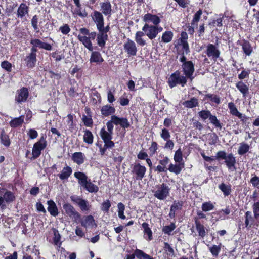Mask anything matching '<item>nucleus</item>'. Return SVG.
I'll use <instances>...</instances> for the list:
<instances>
[{"label": "nucleus", "mask_w": 259, "mask_h": 259, "mask_svg": "<svg viewBox=\"0 0 259 259\" xmlns=\"http://www.w3.org/2000/svg\"><path fill=\"white\" fill-rule=\"evenodd\" d=\"M74 176L77 180L80 187L89 193H96L98 192V186L93 183L85 173L81 171L75 172Z\"/></svg>", "instance_id": "obj_1"}, {"label": "nucleus", "mask_w": 259, "mask_h": 259, "mask_svg": "<svg viewBox=\"0 0 259 259\" xmlns=\"http://www.w3.org/2000/svg\"><path fill=\"white\" fill-rule=\"evenodd\" d=\"M215 159L218 160V161L224 160V163L226 165V167L228 168L229 171H234L236 170V158L232 153L227 154L225 151H219L216 153Z\"/></svg>", "instance_id": "obj_2"}, {"label": "nucleus", "mask_w": 259, "mask_h": 259, "mask_svg": "<svg viewBox=\"0 0 259 259\" xmlns=\"http://www.w3.org/2000/svg\"><path fill=\"white\" fill-rule=\"evenodd\" d=\"M187 82V78L184 75L181 74L179 70L172 73L169 76L167 83L170 88L172 89L177 85H181L184 87Z\"/></svg>", "instance_id": "obj_3"}, {"label": "nucleus", "mask_w": 259, "mask_h": 259, "mask_svg": "<svg viewBox=\"0 0 259 259\" xmlns=\"http://www.w3.org/2000/svg\"><path fill=\"white\" fill-rule=\"evenodd\" d=\"M254 217L252 216V212L250 211H247L244 214V223L243 224L241 221L238 222V227L241 228V226H243V228H246L250 230L253 228H257L259 226V223H255Z\"/></svg>", "instance_id": "obj_4"}, {"label": "nucleus", "mask_w": 259, "mask_h": 259, "mask_svg": "<svg viewBox=\"0 0 259 259\" xmlns=\"http://www.w3.org/2000/svg\"><path fill=\"white\" fill-rule=\"evenodd\" d=\"M113 124L116 125L115 119L114 115L111 116V120L107 121L106 126L107 131L105 130L104 127H102L100 132V135L101 138H104L109 140H112V134L113 133Z\"/></svg>", "instance_id": "obj_5"}, {"label": "nucleus", "mask_w": 259, "mask_h": 259, "mask_svg": "<svg viewBox=\"0 0 259 259\" xmlns=\"http://www.w3.org/2000/svg\"><path fill=\"white\" fill-rule=\"evenodd\" d=\"M170 190V189L168 185L162 183L158 186L157 189L154 192V196L159 200H164L169 195Z\"/></svg>", "instance_id": "obj_6"}, {"label": "nucleus", "mask_w": 259, "mask_h": 259, "mask_svg": "<svg viewBox=\"0 0 259 259\" xmlns=\"http://www.w3.org/2000/svg\"><path fill=\"white\" fill-rule=\"evenodd\" d=\"M63 208L65 211V214L69 218L73 219L74 221L77 222L81 220V214L70 203H65L63 204Z\"/></svg>", "instance_id": "obj_7"}, {"label": "nucleus", "mask_w": 259, "mask_h": 259, "mask_svg": "<svg viewBox=\"0 0 259 259\" xmlns=\"http://www.w3.org/2000/svg\"><path fill=\"white\" fill-rule=\"evenodd\" d=\"M16 199L14 193L6 190V192L4 193L3 196H0V208L2 210L5 209L6 208V204H10Z\"/></svg>", "instance_id": "obj_8"}, {"label": "nucleus", "mask_w": 259, "mask_h": 259, "mask_svg": "<svg viewBox=\"0 0 259 259\" xmlns=\"http://www.w3.org/2000/svg\"><path fill=\"white\" fill-rule=\"evenodd\" d=\"M29 96L28 89L26 87H22L16 91L15 101L18 104L24 103L27 101Z\"/></svg>", "instance_id": "obj_9"}, {"label": "nucleus", "mask_w": 259, "mask_h": 259, "mask_svg": "<svg viewBox=\"0 0 259 259\" xmlns=\"http://www.w3.org/2000/svg\"><path fill=\"white\" fill-rule=\"evenodd\" d=\"M70 199L74 203L78 205L81 211H88L90 210L91 205L87 200L77 195L71 196Z\"/></svg>", "instance_id": "obj_10"}, {"label": "nucleus", "mask_w": 259, "mask_h": 259, "mask_svg": "<svg viewBox=\"0 0 259 259\" xmlns=\"http://www.w3.org/2000/svg\"><path fill=\"white\" fill-rule=\"evenodd\" d=\"M147 169L140 163L135 164L132 169V173L136 180H142L145 177Z\"/></svg>", "instance_id": "obj_11"}, {"label": "nucleus", "mask_w": 259, "mask_h": 259, "mask_svg": "<svg viewBox=\"0 0 259 259\" xmlns=\"http://www.w3.org/2000/svg\"><path fill=\"white\" fill-rule=\"evenodd\" d=\"M182 68L185 76L186 77L187 79H190L191 80H192L194 78L193 75L195 70L194 65L192 61H188L187 62L183 63Z\"/></svg>", "instance_id": "obj_12"}, {"label": "nucleus", "mask_w": 259, "mask_h": 259, "mask_svg": "<svg viewBox=\"0 0 259 259\" xmlns=\"http://www.w3.org/2000/svg\"><path fill=\"white\" fill-rule=\"evenodd\" d=\"M93 20L97 25V28L100 32H104V18L101 12L94 11L91 14Z\"/></svg>", "instance_id": "obj_13"}, {"label": "nucleus", "mask_w": 259, "mask_h": 259, "mask_svg": "<svg viewBox=\"0 0 259 259\" xmlns=\"http://www.w3.org/2000/svg\"><path fill=\"white\" fill-rule=\"evenodd\" d=\"M123 49L128 57L136 56L138 51L136 44L130 39L124 44Z\"/></svg>", "instance_id": "obj_14"}, {"label": "nucleus", "mask_w": 259, "mask_h": 259, "mask_svg": "<svg viewBox=\"0 0 259 259\" xmlns=\"http://www.w3.org/2000/svg\"><path fill=\"white\" fill-rule=\"evenodd\" d=\"M194 222L199 239H204L207 234L208 230L206 229L203 224H201L198 219L194 218Z\"/></svg>", "instance_id": "obj_15"}, {"label": "nucleus", "mask_w": 259, "mask_h": 259, "mask_svg": "<svg viewBox=\"0 0 259 259\" xmlns=\"http://www.w3.org/2000/svg\"><path fill=\"white\" fill-rule=\"evenodd\" d=\"M46 147L47 146L45 145L44 143L41 144L37 142L34 143L32 150V156L30 158V160H33L38 158L41 154V151L44 150Z\"/></svg>", "instance_id": "obj_16"}, {"label": "nucleus", "mask_w": 259, "mask_h": 259, "mask_svg": "<svg viewBox=\"0 0 259 259\" xmlns=\"http://www.w3.org/2000/svg\"><path fill=\"white\" fill-rule=\"evenodd\" d=\"M90 34H92L93 33H79L78 35V38L85 48L90 51H92L93 48L90 37ZM94 34H96V33Z\"/></svg>", "instance_id": "obj_17"}, {"label": "nucleus", "mask_w": 259, "mask_h": 259, "mask_svg": "<svg viewBox=\"0 0 259 259\" xmlns=\"http://www.w3.org/2000/svg\"><path fill=\"white\" fill-rule=\"evenodd\" d=\"M162 158V159L159 161V165H157L154 168V171L158 173L162 172H166L168 170V168L166 167V166L169 162V158L167 156H163Z\"/></svg>", "instance_id": "obj_18"}, {"label": "nucleus", "mask_w": 259, "mask_h": 259, "mask_svg": "<svg viewBox=\"0 0 259 259\" xmlns=\"http://www.w3.org/2000/svg\"><path fill=\"white\" fill-rule=\"evenodd\" d=\"M187 33H181V37L179 39L178 44L182 47L180 52H185L186 55L190 52L189 45L187 42Z\"/></svg>", "instance_id": "obj_19"}, {"label": "nucleus", "mask_w": 259, "mask_h": 259, "mask_svg": "<svg viewBox=\"0 0 259 259\" xmlns=\"http://www.w3.org/2000/svg\"><path fill=\"white\" fill-rule=\"evenodd\" d=\"M101 139L103 140L104 143V146L102 147L101 145L99 146L98 145H97L99 147V151L100 154L102 156H103L105 154L107 149H111L115 146V143L111 140H109L104 138H101Z\"/></svg>", "instance_id": "obj_20"}, {"label": "nucleus", "mask_w": 259, "mask_h": 259, "mask_svg": "<svg viewBox=\"0 0 259 259\" xmlns=\"http://www.w3.org/2000/svg\"><path fill=\"white\" fill-rule=\"evenodd\" d=\"M28 12L29 7L25 3H21L17 10V17L22 20H25L26 16L28 15Z\"/></svg>", "instance_id": "obj_21"}, {"label": "nucleus", "mask_w": 259, "mask_h": 259, "mask_svg": "<svg viewBox=\"0 0 259 259\" xmlns=\"http://www.w3.org/2000/svg\"><path fill=\"white\" fill-rule=\"evenodd\" d=\"M203 101H207L212 106L218 105L221 103V98L219 95L213 94H207L205 95Z\"/></svg>", "instance_id": "obj_22"}, {"label": "nucleus", "mask_w": 259, "mask_h": 259, "mask_svg": "<svg viewBox=\"0 0 259 259\" xmlns=\"http://www.w3.org/2000/svg\"><path fill=\"white\" fill-rule=\"evenodd\" d=\"M183 205V202L182 201H174L173 204L170 207L169 217L171 219H174L176 217V212L182 209Z\"/></svg>", "instance_id": "obj_23"}, {"label": "nucleus", "mask_w": 259, "mask_h": 259, "mask_svg": "<svg viewBox=\"0 0 259 259\" xmlns=\"http://www.w3.org/2000/svg\"><path fill=\"white\" fill-rule=\"evenodd\" d=\"M25 66L27 69L34 68L37 62V58L35 55L28 54L24 59Z\"/></svg>", "instance_id": "obj_24"}, {"label": "nucleus", "mask_w": 259, "mask_h": 259, "mask_svg": "<svg viewBox=\"0 0 259 259\" xmlns=\"http://www.w3.org/2000/svg\"><path fill=\"white\" fill-rule=\"evenodd\" d=\"M222 18H219L216 19H213L209 23V27L212 32L221 31L222 27Z\"/></svg>", "instance_id": "obj_25"}, {"label": "nucleus", "mask_w": 259, "mask_h": 259, "mask_svg": "<svg viewBox=\"0 0 259 259\" xmlns=\"http://www.w3.org/2000/svg\"><path fill=\"white\" fill-rule=\"evenodd\" d=\"M206 54L209 57L216 59L219 58L220 52L213 44H209L207 47Z\"/></svg>", "instance_id": "obj_26"}, {"label": "nucleus", "mask_w": 259, "mask_h": 259, "mask_svg": "<svg viewBox=\"0 0 259 259\" xmlns=\"http://www.w3.org/2000/svg\"><path fill=\"white\" fill-rule=\"evenodd\" d=\"M116 122V125H120V126L125 130L131 126V124L127 118L119 117L118 116L114 115Z\"/></svg>", "instance_id": "obj_27"}, {"label": "nucleus", "mask_w": 259, "mask_h": 259, "mask_svg": "<svg viewBox=\"0 0 259 259\" xmlns=\"http://www.w3.org/2000/svg\"><path fill=\"white\" fill-rule=\"evenodd\" d=\"M85 157L84 154L81 152H76L72 154L71 159L77 165H80L84 162Z\"/></svg>", "instance_id": "obj_28"}, {"label": "nucleus", "mask_w": 259, "mask_h": 259, "mask_svg": "<svg viewBox=\"0 0 259 259\" xmlns=\"http://www.w3.org/2000/svg\"><path fill=\"white\" fill-rule=\"evenodd\" d=\"M72 173V169L69 166L66 165L63 168L61 173L58 175L59 179L62 180H67Z\"/></svg>", "instance_id": "obj_29"}, {"label": "nucleus", "mask_w": 259, "mask_h": 259, "mask_svg": "<svg viewBox=\"0 0 259 259\" xmlns=\"http://www.w3.org/2000/svg\"><path fill=\"white\" fill-rule=\"evenodd\" d=\"M115 111L116 110L114 107L109 104L103 106L101 109V114L105 117H107L109 115H114L113 114L115 113Z\"/></svg>", "instance_id": "obj_30"}, {"label": "nucleus", "mask_w": 259, "mask_h": 259, "mask_svg": "<svg viewBox=\"0 0 259 259\" xmlns=\"http://www.w3.org/2000/svg\"><path fill=\"white\" fill-rule=\"evenodd\" d=\"M47 204L48 205L47 208L48 211L51 215L57 217L59 214V211L55 202L52 200H50L47 201Z\"/></svg>", "instance_id": "obj_31"}, {"label": "nucleus", "mask_w": 259, "mask_h": 259, "mask_svg": "<svg viewBox=\"0 0 259 259\" xmlns=\"http://www.w3.org/2000/svg\"><path fill=\"white\" fill-rule=\"evenodd\" d=\"M101 11L105 15L110 16L111 15V5L109 2H102L100 4Z\"/></svg>", "instance_id": "obj_32"}, {"label": "nucleus", "mask_w": 259, "mask_h": 259, "mask_svg": "<svg viewBox=\"0 0 259 259\" xmlns=\"http://www.w3.org/2000/svg\"><path fill=\"white\" fill-rule=\"evenodd\" d=\"M0 141L1 144L6 147H9L11 143L9 136L4 129H2L1 132Z\"/></svg>", "instance_id": "obj_33"}, {"label": "nucleus", "mask_w": 259, "mask_h": 259, "mask_svg": "<svg viewBox=\"0 0 259 259\" xmlns=\"http://www.w3.org/2000/svg\"><path fill=\"white\" fill-rule=\"evenodd\" d=\"M236 87L242 94L243 97L246 98L249 92L248 87L242 81H239L236 83Z\"/></svg>", "instance_id": "obj_34"}, {"label": "nucleus", "mask_w": 259, "mask_h": 259, "mask_svg": "<svg viewBox=\"0 0 259 259\" xmlns=\"http://www.w3.org/2000/svg\"><path fill=\"white\" fill-rule=\"evenodd\" d=\"M143 20L146 22H152L155 25H157L160 22V19L157 16L150 13L145 14Z\"/></svg>", "instance_id": "obj_35"}, {"label": "nucleus", "mask_w": 259, "mask_h": 259, "mask_svg": "<svg viewBox=\"0 0 259 259\" xmlns=\"http://www.w3.org/2000/svg\"><path fill=\"white\" fill-rule=\"evenodd\" d=\"M183 105L187 108H193L199 106V101L195 97H192L190 100L183 102Z\"/></svg>", "instance_id": "obj_36"}, {"label": "nucleus", "mask_w": 259, "mask_h": 259, "mask_svg": "<svg viewBox=\"0 0 259 259\" xmlns=\"http://www.w3.org/2000/svg\"><path fill=\"white\" fill-rule=\"evenodd\" d=\"M202 14V11L200 9L194 14L191 22V28H190L189 30V31H191L192 29L193 31H194L195 28H197V23L200 19Z\"/></svg>", "instance_id": "obj_37"}, {"label": "nucleus", "mask_w": 259, "mask_h": 259, "mask_svg": "<svg viewBox=\"0 0 259 259\" xmlns=\"http://www.w3.org/2000/svg\"><path fill=\"white\" fill-rule=\"evenodd\" d=\"M91 63H101L104 61L101 54L98 51L92 52L90 59Z\"/></svg>", "instance_id": "obj_38"}, {"label": "nucleus", "mask_w": 259, "mask_h": 259, "mask_svg": "<svg viewBox=\"0 0 259 259\" xmlns=\"http://www.w3.org/2000/svg\"><path fill=\"white\" fill-rule=\"evenodd\" d=\"M184 166V163H179L173 164L170 163L169 165L168 170H169L170 172L175 173L176 175L179 174L182 168Z\"/></svg>", "instance_id": "obj_39"}, {"label": "nucleus", "mask_w": 259, "mask_h": 259, "mask_svg": "<svg viewBox=\"0 0 259 259\" xmlns=\"http://www.w3.org/2000/svg\"><path fill=\"white\" fill-rule=\"evenodd\" d=\"M24 116L21 115L18 117L12 119L9 122L10 126L12 128H16L21 126L24 122Z\"/></svg>", "instance_id": "obj_40"}, {"label": "nucleus", "mask_w": 259, "mask_h": 259, "mask_svg": "<svg viewBox=\"0 0 259 259\" xmlns=\"http://www.w3.org/2000/svg\"><path fill=\"white\" fill-rule=\"evenodd\" d=\"M219 189L223 192L224 196H228L232 192L231 185L230 184L226 185L224 183H222L218 186Z\"/></svg>", "instance_id": "obj_41"}, {"label": "nucleus", "mask_w": 259, "mask_h": 259, "mask_svg": "<svg viewBox=\"0 0 259 259\" xmlns=\"http://www.w3.org/2000/svg\"><path fill=\"white\" fill-rule=\"evenodd\" d=\"M80 222L82 227L87 228L88 226L92 225L95 222L94 217L92 215L85 216L83 220L78 221Z\"/></svg>", "instance_id": "obj_42"}, {"label": "nucleus", "mask_w": 259, "mask_h": 259, "mask_svg": "<svg viewBox=\"0 0 259 259\" xmlns=\"http://www.w3.org/2000/svg\"><path fill=\"white\" fill-rule=\"evenodd\" d=\"M243 53L246 56H250L253 51L250 42L246 40H243L242 45Z\"/></svg>", "instance_id": "obj_43"}, {"label": "nucleus", "mask_w": 259, "mask_h": 259, "mask_svg": "<svg viewBox=\"0 0 259 259\" xmlns=\"http://www.w3.org/2000/svg\"><path fill=\"white\" fill-rule=\"evenodd\" d=\"M83 141L88 144L91 145L93 143L94 136L92 133L88 129L84 131V135L83 137Z\"/></svg>", "instance_id": "obj_44"}, {"label": "nucleus", "mask_w": 259, "mask_h": 259, "mask_svg": "<svg viewBox=\"0 0 259 259\" xmlns=\"http://www.w3.org/2000/svg\"><path fill=\"white\" fill-rule=\"evenodd\" d=\"M228 107L230 114L237 117L238 116H241V113L238 110L236 105L233 102H229L228 104Z\"/></svg>", "instance_id": "obj_45"}, {"label": "nucleus", "mask_w": 259, "mask_h": 259, "mask_svg": "<svg viewBox=\"0 0 259 259\" xmlns=\"http://www.w3.org/2000/svg\"><path fill=\"white\" fill-rule=\"evenodd\" d=\"M91 100L93 105H95L98 103L100 104L102 100L100 94L97 91L95 90L92 93Z\"/></svg>", "instance_id": "obj_46"}, {"label": "nucleus", "mask_w": 259, "mask_h": 259, "mask_svg": "<svg viewBox=\"0 0 259 259\" xmlns=\"http://www.w3.org/2000/svg\"><path fill=\"white\" fill-rule=\"evenodd\" d=\"M136 256L138 259H155L152 256L146 254L143 251L136 249L135 250Z\"/></svg>", "instance_id": "obj_47"}, {"label": "nucleus", "mask_w": 259, "mask_h": 259, "mask_svg": "<svg viewBox=\"0 0 259 259\" xmlns=\"http://www.w3.org/2000/svg\"><path fill=\"white\" fill-rule=\"evenodd\" d=\"M250 149L249 145L244 142L240 143L238 149V153L240 155H243L247 153Z\"/></svg>", "instance_id": "obj_48"}, {"label": "nucleus", "mask_w": 259, "mask_h": 259, "mask_svg": "<svg viewBox=\"0 0 259 259\" xmlns=\"http://www.w3.org/2000/svg\"><path fill=\"white\" fill-rule=\"evenodd\" d=\"M214 208V205L210 201L203 202L201 205V209L204 212L213 210Z\"/></svg>", "instance_id": "obj_49"}, {"label": "nucleus", "mask_w": 259, "mask_h": 259, "mask_svg": "<svg viewBox=\"0 0 259 259\" xmlns=\"http://www.w3.org/2000/svg\"><path fill=\"white\" fill-rule=\"evenodd\" d=\"M163 250L168 256H175L174 249L168 242H164Z\"/></svg>", "instance_id": "obj_50"}, {"label": "nucleus", "mask_w": 259, "mask_h": 259, "mask_svg": "<svg viewBox=\"0 0 259 259\" xmlns=\"http://www.w3.org/2000/svg\"><path fill=\"white\" fill-rule=\"evenodd\" d=\"M108 36L107 33H99L97 36L98 45L101 47H104L106 41L107 40Z\"/></svg>", "instance_id": "obj_51"}, {"label": "nucleus", "mask_w": 259, "mask_h": 259, "mask_svg": "<svg viewBox=\"0 0 259 259\" xmlns=\"http://www.w3.org/2000/svg\"><path fill=\"white\" fill-rule=\"evenodd\" d=\"M142 226L144 229V234L147 235L148 237V240H151L153 239L152 232L151 228L149 227V224L146 222H144L142 224Z\"/></svg>", "instance_id": "obj_52"}, {"label": "nucleus", "mask_w": 259, "mask_h": 259, "mask_svg": "<svg viewBox=\"0 0 259 259\" xmlns=\"http://www.w3.org/2000/svg\"><path fill=\"white\" fill-rule=\"evenodd\" d=\"M176 228V226L175 224L174 223H171L169 225L163 226L162 231L164 234L170 235Z\"/></svg>", "instance_id": "obj_53"}, {"label": "nucleus", "mask_w": 259, "mask_h": 259, "mask_svg": "<svg viewBox=\"0 0 259 259\" xmlns=\"http://www.w3.org/2000/svg\"><path fill=\"white\" fill-rule=\"evenodd\" d=\"M210 122L215 127L221 130L222 128V124L220 121L218 119L215 115L211 114L209 119Z\"/></svg>", "instance_id": "obj_54"}, {"label": "nucleus", "mask_w": 259, "mask_h": 259, "mask_svg": "<svg viewBox=\"0 0 259 259\" xmlns=\"http://www.w3.org/2000/svg\"><path fill=\"white\" fill-rule=\"evenodd\" d=\"M174 159L177 163H184L183 162V154L181 148H179L175 152Z\"/></svg>", "instance_id": "obj_55"}, {"label": "nucleus", "mask_w": 259, "mask_h": 259, "mask_svg": "<svg viewBox=\"0 0 259 259\" xmlns=\"http://www.w3.org/2000/svg\"><path fill=\"white\" fill-rule=\"evenodd\" d=\"M198 114L199 116L204 121L207 119H209L211 115V112L208 110H202L198 112Z\"/></svg>", "instance_id": "obj_56"}, {"label": "nucleus", "mask_w": 259, "mask_h": 259, "mask_svg": "<svg viewBox=\"0 0 259 259\" xmlns=\"http://www.w3.org/2000/svg\"><path fill=\"white\" fill-rule=\"evenodd\" d=\"M221 245H213L212 246L210 247L209 248V251L211 252L213 256L217 257L221 251Z\"/></svg>", "instance_id": "obj_57"}, {"label": "nucleus", "mask_w": 259, "mask_h": 259, "mask_svg": "<svg viewBox=\"0 0 259 259\" xmlns=\"http://www.w3.org/2000/svg\"><path fill=\"white\" fill-rule=\"evenodd\" d=\"M111 206V203L109 200L107 199L103 202L101 205V209L105 213H107L109 211V209Z\"/></svg>", "instance_id": "obj_58"}, {"label": "nucleus", "mask_w": 259, "mask_h": 259, "mask_svg": "<svg viewBox=\"0 0 259 259\" xmlns=\"http://www.w3.org/2000/svg\"><path fill=\"white\" fill-rule=\"evenodd\" d=\"M61 236L59 234V232L55 230L54 233V236L53 238V240L54 245L58 246L59 247H60L62 242L60 241Z\"/></svg>", "instance_id": "obj_59"}, {"label": "nucleus", "mask_w": 259, "mask_h": 259, "mask_svg": "<svg viewBox=\"0 0 259 259\" xmlns=\"http://www.w3.org/2000/svg\"><path fill=\"white\" fill-rule=\"evenodd\" d=\"M252 177L250 180V183L252 184L253 187L259 189V177L256 175L252 174Z\"/></svg>", "instance_id": "obj_60"}, {"label": "nucleus", "mask_w": 259, "mask_h": 259, "mask_svg": "<svg viewBox=\"0 0 259 259\" xmlns=\"http://www.w3.org/2000/svg\"><path fill=\"white\" fill-rule=\"evenodd\" d=\"M117 207L118 209V213L119 217L121 219H125V216L124 214V211L125 210V206L122 202H119L117 204Z\"/></svg>", "instance_id": "obj_61"}, {"label": "nucleus", "mask_w": 259, "mask_h": 259, "mask_svg": "<svg viewBox=\"0 0 259 259\" xmlns=\"http://www.w3.org/2000/svg\"><path fill=\"white\" fill-rule=\"evenodd\" d=\"M52 57L55 59L56 62L61 61L65 58L64 53L61 51H56L52 53Z\"/></svg>", "instance_id": "obj_62"}, {"label": "nucleus", "mask_w": 259, "mask_h": 259, "mask_svg": "<svg viewBox=\"0 0 259 259\" xmlns=\"http://www.w3.org/2000/svg\"><path fill=\"white\" fill-rule=\"evenodd\" d=\"M82 121L84 125L87 127H92L93 125V121L92 116L88 117L85 115H83L82 117Z\"/></svg>", "instance_id": "obj_63"}, {"label": "nucleus", "mask_w": 259, "mask_h": 259, "mask_svg": "<svg viewBox=\"0 0 259 259\" xmlns=\"http://www.w3.org/2000/svg\"><path fill=\"white\" fill-rule=\"evenodd\" d=\"M253 215L255 219H259V201L254 202L252 205Z\"/></svg>", "instance_id": "obj_64"}]
</instances>
